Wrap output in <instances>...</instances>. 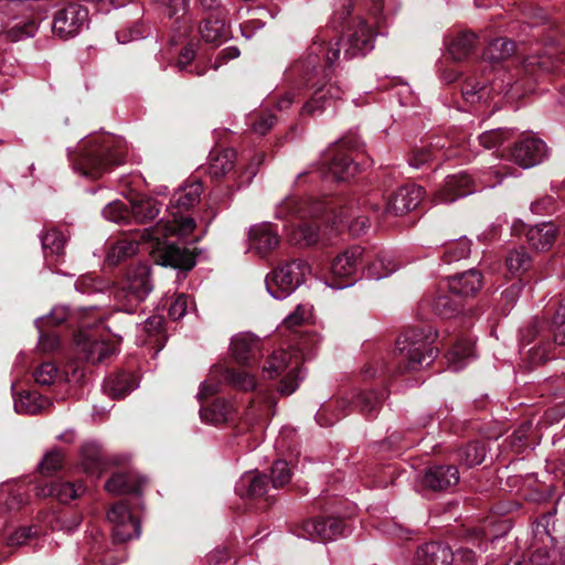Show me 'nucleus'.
Listing matches in <instances>:
<instances>
[{
  "instance_id": "obj_34",
  "label": "nucleus",
  "mask_w": 565,
  "mask_h": 565,
  "mask_svg": "<svg viewBox=\"0 0 565 565\" xmlns=\"http://www.w3.org/2000/svg\"><path fill=\"white\" fill-rule=\"evenodd\" d=\"M236 160V151L234 149H224L218 152L210 163V174L220 178L230 172Z\"/></svg>"
},
{
  "instance_id": "obj_37",
  "label": "nucleus",
  "mask_w": 565,
  "mask_h": 565,
  "mask_svg": "<svg viewBox=\"0 0 565 565\" xmlns=\"http://www.w3.org/2000/svg\"><path fill=\"white\" fill-rule=\"evenodd\" d=\"M497 90V84L492 83L491 87L488 88L486 85H481L478 82L467 81L462 86V97L467 103L476 104L480 102H487L490 93Z\"/></svg>"
},
{
  "instance_id": "obj_11",
  "label": "nucleus",
  "mask_w": 565,
  "mask_h": 565,
  "mask_svg": "<svg viewBox=\"0 0 565 565\" xmlns=\"http://www.w3.org/2000/svg\"><path fill=\"white\" fill-rule=\"evenodd\" d=\"M376 204L363 203L332 207V223L339 228H348L353 236H360L370 227V214H377Z\"/></svg>"
},
{
  "instance_id": "obj_58",
  "label": "nucleus",
  "mask_w": 565,
  "mask_h": 565,
  "mask_svg": "<svg viewBox=\"0 0 565 565\" xmlns=\"http://www.w3.org/2000/svg\"><path fill=\"white\" fill-rule=\"evenodd\" d=\"M524 67L527 72H534L535 67L542 72H551L554 68V61L546 55L531 56L524 61Z\"/></svg>"
},
{
  "instance_id": "obj_16",
  "label": "nucleus",
  "mask_w": 565,
  "mask_h": 565,
  "mask_svg": "<svg viewBox=\"0 0 565 565\" xmlns=\"http://www.w3.org/2000/svg\"><path fill=\"white\" fill-rule=\"evenodd\" d=\"M547 157V147L541 139L526 137L510 150L509 159L522 169L540 164Z\"/></svg>"
},
{
  "instance_id": "obj_48",
  "label": "nucleus",
  "mask_w": 565,
  "mask_h": 565,
  "mask_svg": "<svg viewBox=\"0 0 565 565\" xmlns=\"http://www.w3.org/2000/svg\"><path fill=\"white\" fill-rule=\"evenodd\" d=\"M396 270V266L391 259L382 256L369 265V276L375 280L387 277Z\"/></svg>"
},
{
  "instance_id": "obj_46",
  "label": "nucleus",
  "mask_w": 565,
  "mask_h": 565,
  "mask_svg": "<svg viewBox=\"0 0 565 565\" xmlns=\"http://www.w3.org/2000/svg\"><path fill=\"white\" fill-rule=\"evenodd\" d=\"M83 492L82 484L76 486L72 482L55 481L54 482V498L62 503H67L77 498Z\"/></svg>"
},
{
  "instance_id": "obj_4",
  "label": "nucleus",
  "mask_w": 565,
  "mask_h": 565,
  "mask_svg": "<svg viewBox=\"0 0 565 565\" xmlns=\"http://www.w3.org/2000/svg\"><path fill=\"white\" fill-rule=\"evenodd\" d=\"M435 334L431 330L411 329L396 340L395 359L397 360V373L413 371L428 365L435 358L431 348Z\"/></svg>"
},
{
  "instance_id": "obj_6",
  "label": "nucleus",
  "mask_w": 565,
  "mask_h": 565,
  "mask_svg": "<svg viewBox=\"0 0 565 565\" xmlns=\"http://www.w3.org/2000/svg\"><path fill=\"white\" fill-rule=\"evenodd\" d=\"M153 290L151 268L147 263L131 264L115 291V299L122 305L124 312L130 315Z\"/></svg>"
},
{
  "instance_id": "obj_23",
  "label": "nucleus",
  "mask_w": 565,
  "mask_h": 565,
  "mask_svg": "<svg viewBox=\"0 0 565 565\" xmlns=\"http://www.w3.org/2000/svg\"><path fill=\"white\" fill-rule=\"evenodd\" d=\"M557 235V228L553 223H542L531 226L526 231L529 244L536 250H546L552 247Z\"/></svg>"
},
{
  "instance_id": "obj_2",
  "label": "nucleus",
  "mask_w": 565,
  "mask_h": 565,
  "mask_svg": "<svg viewBox=\"0 0 565 565\" xmlns=\"http://www.w3.org/2000/svg\"><path fill=\"white\" fill-rule=\"evenodd\" d=\"M126 143L110 136H92L82 140L78 150L68 152L74 170L82 177L96 180L113 167L125 162Z\"/></svg>"
},
{
  "instance_id": "obj_1",
  "label": "nucleus",
  "mask_w": 565,
  "mask_h": 565,
  "mask_svg": "<svg viewBox=\"0 0 565 565\" xmlns=\"http://www.w3.org/2000/svg\"><path fill=\"white\" fill-rule=\"evenodd\" d=\"M340 41L326 43L323 40L313 41L307 57L297 66L306 84L315 88L313 95L302 107V113L315 115L321 111L330 100L339 99L342 89L337 84L327 82L330 68L340 57Z\"/></svg>"
},
{
  "instance_id": "obj_42",
  "label": "nucleus",
  "mask_w": 565,
  "mask_h": 565,
  "mask_svg": "<svg viewBox=\"0 0 565 565\" xmlns=\"http://www.w3.org/2000/svg\"><path fill=\"white\" fill-rule=\"evenodd\" d=\"M130 214L137 222H148L159 214V206L157 202L151 199L141 200L131 204Z\"/></svg>"
},
{
  "instance_id": "obj_26",
  "label": "nucleus",
  "mask_w": 565,
  "mask_h": 565,
  "mask_svg": "<svg viewBox=\"0 0 565 565\" xmlns=\"http://www.w3.org/2000/svg\"><path fill=\"white\" fill-rule=\"evenodd\" d=\"M233 356L238 363H248L258 350V341L249 333L237 334L231 342Z\"/></svg>"
},
{
  "instance_id": "obj_24",
  "label": "nucleus",
  "mask_w": 565,
  "mask_h": 565,
  "mask_svg": "<svg viewBox=\"0 0 565 565\" xmlns=\"http://www.w3.org/2000/svg\"><path fill=\"white\" fill-rule=\"evenodd\" d=\"M477 38L470 32H460L452 36L447 44L448 53L454 61L467 60L476 49Z\"/></svg>"
},
{
  "instance_id": "obj_17",
  "label": "nucleus",
  "mask_w": 565,
  "mask_h": 565,
  "mask_svg": "<svg viewBox=\"0 0 565 565\" xmlns=\"http://www.w3.org/2000/svg\"><path fill=\"white\" fill-rule=\"evenodd\" d=\"M478 189L475 179L470 174L459 172L445 179L444 185L436 193L435 200L438 203H451L459 198L476 192Z\"/></svg>"
},
{
  "instance_id": "obj_63",
  "label": "nucleus",
  "mask_w": 565,
  "mask_h": 565,
  "mask_svg": "<svg viewBox=\"0 0 565 565\" xmlns=\"http://www.w3.org/2000/svg\"><path fill=\"white\" fill-rule=\"evenodd\" d=\"M275 124L276 117L273 114H263L253 124V130L258 135H265Z\"/></svg>"
},
{
  "instance_id": "obj_27",
  "label": "nucleus",
  "mask_w": 565,
  "mask_h": 565,
  "mask_svg": "<svg viewBox=\"0 0 565 565\" xmlns=\"http://www.w3.org/2000/svg\"><path fill=\"white\" fill-rule=\"evenodd\" d=\"M146 482V478H137L131 473H116L106 482V489L115 494L135 493L139 492Z\"/></svg>"
},
{
  "instance_id": "obj_62",
  "label": "nucleus",
  "mask_w": 565,
  "mask_h": 565,
  "mask_svg": "<svg viewBox=\"0 0 565 565\" xmlns=\"http://www.w3.org/2000/svg\"><path fill=\"white\" fill-rule=\"evenodd\" d=\"M108 285L102 280H97L94 277L86 276L81 279L76 287L81 292H102Z\"/></svg>"
},
{
  "instance_id": "obj_31",
  "label": "nucleus",
  "mask_w": 565,
  "mask_h": 565,
  "mask_svg": "<svg viewBox=\"0 0 565 565\" xmlns=\"http://www.w3.org/2000/svg\"><path fill=\"white\" fill-rule=\"evenodd\" d=\"M50 401L36 392H25L14 401V409L20 414H38L50 405Z\"/></svg>"
},
{
  "instance_id": "obj_55",
  "label": "nucleus",
  "mask_w": 565,
  "mask_h": 565,
  "mask_svg": "<svg viewBox=\"0 0 565 565\" xmlns=\"http://www.w3.org/2000/svg\"><path fill=\"white\" fill-rule=\"evenodd\" d=\"M67 317L68 311L66 307H54L47 316L39 318L35 323L38 328L49 324L56 326L66 321Z\"/></svg>"
},
{
  "instance_id": "obj_45",
  "label": "nucleus",
  "mask_w": 565,
  "mask_h": 565,
  "mask_svg": "<svg viewBox=\"0 0 565 565\" xmlns=\"http://www.w3.org/2000/svg\"><path fill=\"white\" fill-rule=\"evenodd\" d=\"M458 457L461 463L467 467H473L483 462L486 450L482 445L473 443L461 448L458 452Z\"/></svg>"
},
{
  "instance_id": "obj_39",
  "label": "nucleus",
  "mask_w": 565,
  "mask_h": 565,
  "mask_svg": "<svg viewBox=\"0 0 565 565\" xmlns=\"http://www.w3.org/2000/svg\"><path fill=\"white\" fill-rule=\"evenodd\" d=\"M232 406L224 399H216L210 407L201 409L203 420L211 424H220L230 418Z\"/></svg>"
},
{
  "instance_id": "obj_36",
  "label": "nucleus",
  "mask_w": 565,
  "mask_h": 565,
  "mask_svg": "<svg viewBox=\"0 0 565 565\" xmlns=\"http://www.w3.org/2000/svg\"><path fill=\"white\" fill-rule=\"evenodd\" d=\"M202 39L215 43L227 36L225 22L217 18L205 19L199 28Z\"/></svg>"
},
{
  "instance_id": "obj_8",
  "label": "nucleus",
  "mask_w": 565,
  "mask_h": 565,
  "mask_svg": "<svg viewBox=\"0 0 565 565\" xmlns=\"http://www.w3.org/2000/svg\"><path fill=\"white\" fill-rule=\"evenodd\" d=\"M202 192L203 186L201 182L195 181L180 188L173 195L170 211L172 220L168 222L169 233L185 236L194 230V220L183 215V211L194 206L200 201Z\"/></svg>"
},
{
  "instance_id": "obj_18",
  "label": "nucleus",
  "mask_w": 565,
  "mask_h": 565,
  "mask_svg": "<svg viewBox=\"0 0 565 565\" xmlns=\"http://www.w3.org/2000/svg\"><path fill=\"white\" fill-rule=\"evenodd\" d=\"M424 196V190L416 184L401 186L386 204L385 213L402 215L418 206Z\"/></svg>"
},
{
  "instance_id": "obj_5",
  "label": "nucleus",
  "mask_w": 565,
  "mask_h": 565,
  "mask_svg": "<svg viewBox=\"0 0 565 565\" xmlns=\"http://www.w3.org/2000/svg\"><path fill=\"white\" fill-rule=\"evenodd\" d=\"M306 341L301 340L298 348H290L288 351H275L265 362L263 372L269 379L282 376L279 392L282 395L292 394L299 382L303 379L301 364L305 359Z\"/></svg>"
},
{
  "instance_id": "obj_33",
  "label": "nucleus",
  "mask_w": 565,
  "mask_h": 565,
  "mask_svg": "<svg viewBox=\"0 0 565 565\" xmlns=\"http://www.w3.org/2000/svg\"><path fill=\"white\" fill-rule=\"evenodd\" d=\"M514 43L508 39H495L487 46L483 58L490 63H498L514 53Z\"/></svg>"
},
{
  "instance_id": "obj_30",
  "label": "nucleus",
  "mask_w": 565,
  "mask_h": 565,
  "mask_svg": "<svg viewBox=\"0 0 565 565\" xmlns=\"http://www.w3.org/2000/svg\"><path fill=\"white\" fill-rule=\"evenodd\" d=\"M103 387L113 398H122L136 387V383L131 374L119 373L106 379Z\"/></svg>"
},
{
  "instance_id": "obj_47",
  "label": "nucleus",
  "mask_w": 565,
  "mask_h": 565,
  "mask_svg": "<svg viewBox=\"0 0 565 565\" xmlns=\"http://www.w3.org/2000/svg\"><path fill=\"white\" fill-rule=\"evenodd\" d=\"M512 132L510 129L498 128L484 131L479 136L481 146L487 149L495 148L502 145L505 140L511 137Z\"/></svg>"
},
{
  "instance_id": "obj_10",
  "label": "nucleus",
  "mask_w": 565,
  "mask_h": 565,
  "mask_svg": "<svg viewBox=\"0 0 565 565\" xmlns=\"http://www.w3.org/2000/svg\"><path fill=\"white\" fill-rule=\"evenodd\" d=\"M364 249L354 245L339 254L331 263L330 279L326 281L327 286L333 289H343L350 287L355 281V274L362 264Z\"/></svg>"
},
{
  "instance_id": "obj_3",
  "label": "nucleus",
  "mask_w": 565,
  "mask_h": 565,
  "mask_svg": "<svg viewBox=\"0 0 565 565\" xmlns=\"http://www.w3.org/2000/svg\"><path fill=\"white\" fill-rule=\"evenodd\" d=\"M326 204L320 201L310 202L298 196H287L277 204L275 217L294 226L289 239L301 247L315 245L319 241V227L307 218H318L326 212Z\"/></svg>"
},
{
  "instance_id": "obj_28",
  "label": "nucleus",
  "mask_w": 565,
  "mask_h": 565,
  "mask_svg": "<svg viewBox=\"0 0 565 565\" xmlns=\"http://www.w3.org/2000/svg\"><path fill=\"white\" fill-rule=\"evenodd\" d=\"M473 356V342L470 339H460L447 354L448 367L459 372Z\"/></svg>"
},
{
  "instance_id": "obj_59",
  "label": "nucleus",
  "mask_w": 565,
  "mask_h": 565,
  "mask_svg": "<svg viewBox=\"0 0 565 565\" xmlns=\"http://www.w3.org/2000/svg\"><path fill=\"white\" fill-rule=\"evenodd\" d=\"M438 151L439 150L437 149L431 150L427 147L417 149L416 151H414L412 158L409 159V164L416 169H419L425 163L436 159Z\"/></svg>"
},
{
  "instance_id": "obj_15",
  "label": "nucleus",
  "mask_w": 565,
  "mask_h": 565,
  "mask_svg": "<svg viewBox=\"0 0 565 565\" xmlns=\"http://www.w3.org/2000/svg\"><path fill=\"white\" fill-rule=\"evenodd\" d=\"M75 344L78 352L94 364L105 361L116 352L114 345L106 342L102 335L93 330H79L75 335Z\"/></svg>"
},
{
  "instance_id": "obj_56",
  "label": "nucleus",
  "mask_w": 565,
  "mask_h": 565,
  "mask_svg": "<svg viewBox=\"0 0 565 565\" xmlns=\"http://www.w3.org/2000/svg\"><path fill=\"white\" fill-rule=\"evenodd\" d=\"M63 454L58 450L50 451L45 455L40 463V470L42 473H51L62 467Z\"/></svg>"
},
{
  "instance_id": "obj_53",
  "label": "nucleus",
  "mask_w": 565,
  "mask_h": 565,
  "mask_svg": "<svg viewBox=\"0 0 565 565\" xmlns=\"http://www.w3.org/2000/svg\"><path fill=\"white\" fill-rule=\"evenodd\" d=\"M227 380L237 388L249 391L253 390L256 385L255 377L247 372H236L231 371L227 374Z\"/></svg>"
},
{
  "instance_id": "obj_9",
  "label": "nucleus",
  "mask_w": 565,
  "mask_h": 565,
  "mask_svg": "<svg viewBox=\"0 0 565 565\" xmlns=\"http://www.w3.org/2000/svg\"><path fill=\"white\" fill-rule=\"evenodd\" d=\"M416 565H475V553L468 548H451L441 543H427L419 546L415 553Z\"/></svg>"
},
{
  "instance_id": "obj_52",
  "label": "nucleus",
  "mask_w": 565,
  "mask_h": 565,
  "mask_svg": "<svg viewBox=\"0 0 565 565\" xmlns=\"http://www.w3.org/2000/svg\"><path fill=\"white\" fill-rule=\"evenodd\" d=\"M303 531L310 541H328L324 519L306 522L303 525Z\"/></svg>"
},
{
  "instance_id": "obj_7",
  "label": "nucleus",
  "mask_w": 565,
  "mask_h": 565,
  "mask_svg": "<svg viewBox=\"0 0 565 565\" xmlns=\"http://www.w3.org/2000/svg\"><path fill=\"white\" fill-rule=\"evenodd\" d=\"M310 273V265L302 259L285 263L267 275L266 289L273 298L285 299L305 281Z\"/></svg>"
},
{
  "instance_id": "obj_21",
  "label": "nucleus",
  "mask_w": 565,
  "mask_h": 565,
  "mask_svg": "<svg viewBox=\"0 0 565 565\" xmlns=\"http://www.w3.org/2000/svg\"><path fill=\"white\" fill-rule=\"evenodd\" d=\"M448 288L459 299L476 295L481 288V275L476 269L461 273L451 277L448 281Z\"/></svg>"
},
{
  "instance_id": "obj_20",
  "label": "nucleus",
  "mask_w": 565,
  "mask_h": 565,
  "mask_svg": "<svg viewBox=\"0 0 565 565\" xmlns=\"http://www.w3.org/2000/svg\"><path fill=\"white\" fill-rule=\"evenodd\" d=\"M250 248L260 255H265L279 245L280 238L270 223H260L249 230Z\"/></svg>"
},
{
  "instance_id": "obj_35",
  "label": "nucleus",
  "mask_w": 565,
  "mask_h": 565,
  "mask_svg": "<svg viewBox=\"0 0 565 565\" xmlns=\"http://www.w3.org/2000/svg\"><path fill=\"white\" fill-rule=\"evenodd\" d=\"M385 398V392L367 391L360 393L355 398V405L360 412L374 416L380 409L382 402Z\"/></svg>"
},
{
  "instance_id": "obj_51",
  "label": "nucleus",
  "mask_w": 565,
  "mask_h": 565,
  "mask_svg": "<svg viewBox=\"0 0 565 565\" xmlns=\"http://www.w3.org/2000/svg\"><path fill=\"white\" fill-rule=\"evenodd\" d=\"M291 479V471L288 463L284 460H277L271 467V482L274 488H280L287 484Z\"/></svg>"
},
{
  "instance_id": "obj_14",
  "label": "nucleus",
  "mask_w": 565,
  "mask_h": 565,
  "mask_svg": "<svg viewBox=\"0 0 565 565\" xmlns=\"http://www.w3.org/2000/svg\"><path fill=\"white\" fill-rule=\"evenodd\" d=\"M375 33L367 22L359 18L353 21L345 35L344 56L353 58L364 56L374 47Z\"/></svg>"
},
{
  "instance_id": "obj_22",
  "label": "nucleus",
  "mask_w": 565,
  "mask_h": 565,
  "mask_svg": "<svg viewBox=\"0 0 565 565\" xmlns=\"http://www.w3.org/2000/svg\"><path fill=\"white\" fill-rule=\"evenodd\" d=\"M433 312L444 319L456 317L462 309V300L448 289H439L430 301Z\"/></svg>"
},
{
  "instance_id": "obj_40",
  "label": "nucleus",
  "mask_w": 565,
  "mask_h": 565,
  "mask_svg": "<svg viewBox=\"0 0 565 565\" xmlns=\"http://www.w3.org/2000/svg\"><path fill=\"white\" fill-rule=\"evenodd\" d=\"M139 249V244L132 239H120L111 246L107 254V260L110 264H117L127 257L135 255Z\"/></svg>"
},
{
  "instance_id": "obj_19",
  "label": "nucleus",
  "mask_w": 565,
  "mask_h": 565,
  "mask_svg": "<svg viewBox=\"0 0 565 565\" xmlns=\"http://www.w3.org/2000/svg\"><path fill=\"white\" fill-rule=\"evenodd\" d=\"M459 481V472L455 466H434L426 470L423 484L434 491H444Z\"/></svg>"
},
{
  "instance_id": "obj_60",
  "label": "nucleus",
  "mask_w": 565,
  "mask_h": 565,
  "mask_svg": "<svg viewBox=\"0 0 565 565\" xmlns=\"http://www.w3.org/2000/svg\"><path fill=\"white\" fill-rule=\"evenodd\" d=\"M554 338L558 344H565V302L562 303L553 322Z\"/></svg>"
},
{
  "instance_id": "obj_61",
  "label": "nucleus",
  "mask_w": 565,
  "mask_h": 565,
  "mask_svg": "<svg viewBox=\"0 0 565 565\" xmlns=\"http://www.w3.org/2000/svg\"><path fill=\"white\" fill-rule=\"evenodd\" d=\"M36 533L32 526H21L7 539V543L10 546H20L26 543V541Z\"/></svg>"
},
{
  "instance_id": "obj_38",
  "label": "nucleus",
  "mask_w": 565,
  "mask_h": 565,
  "mask_svg": "<svg viewBox=\"0 0 565 565\" xmlns=\"http://www.w3.org/2000/svg\"><path fill=\"white\" fill-rule=\"evenodd\" d=\"M505 263L508 270L518 276L531 268L532 258L523 247H520L509 253Z\"/></svg>"
},
{
  "instance_id": "obj_29",
  "label": "nucleus",
  "mask_w": 565,
  "mask_h": 565,
  "mask_svg": "<svg viewBox=\"0 0 565 565\" xmlns=\"http://www.w3.org/2000/svg\"><path fill=\"white\" fill-rule=\"evenodd\" d=\"M161 264L174 268L189 270L194 267V257L172 244L166 245L161 255Z\"/></svg>"
},
{
  "instance_id": "obj_12",
  "label": "nucleus",
  "mask_w": 565,
  "mask_h": 565,
  "mask_svg": "<svg viewBox=\"0 0 565 565\" xmlns=\"http://www.w3.org/2000/svg\"><path fill=\"white\" fill-rule=\"evenodd\" d=\"M88 11L81 4L70 3L55 12L52 32L55 36L67 40L79 33L87 22Z\"/></svg>"
},
{
  "instance_id": "obj_49",
  "label": "nucleus",
  "mask_w": 565,
  "mask_h": 565,
  "mask_svg": "<svg viewBox=\"0 0 565 565\" xmlns=\"http://www.w3.org/2000/svg\"><path fill=\"white\" fill-rule=\"evenodd\" d=\"M103 215L110 222L124 223L129 218L130 212L122 202L115 201L104 207Z\"/></svg>"
},
{
  "instance_id": "obj_41",
  "label": "nucleus",
  "mask_w": 565,
  "mask_h": 565,
  "mask_svg": "<svg viewBox=\"0 0 565 565\" xmlns=\"http://www.w3.org/2000/svg\"><path fill=\"white\" fill-rule=\"evenodd\" d=\"M82 465L86 471L100 473L102 471V457L100 450L96 443H87L83 446Z\"/></svg>"
},
{
  "instance_id": "obj_54",
  "label": "nucleus",
  "mask_w": 565,
  "mask_h": 565,
  "mask_svg": "<svg viewBox=\"0 0 565 565\" xmlns=\"http://www.w3.org/2000/svg\"><path fill=\"white\" fill-rule=\"evenodd\" d=\"M192 299L184 295L180 294L175 298V300L171 303L169 308V316L173 320H179L185 316L189 310V307L192 305Z\"/></svg>"
},
{
  "instance_id": "obj_13",
  "label": "nucleus",
  "mask_w": 565,
  "mask_h": 565,
  "mask_svg": "<svg viewBox=\"0 0 565 565\" xmlns=\"http://www.w3.org/2000/svg\"><path fill=\"white\" fill-rule=\"evenodd\" d=\"M107 518L113 526V537L116 542L125 543L140 536V522L131 514L125 502L114 504Z\"/></svg>"
},
{
  "instance_id": "obj_64",
  "label": "nucleus",
  "mask_w": 565,
  "mask_h": 565,
  "mask_svg": "<svg viewBox=\"0 0 565 565\" xmlns=\"http://www.w3.org/2000/svg\"><path fill=\"white\" fill-rule=\"evenodd\" d=\"M326 521V527H327V540L332 541L335 540L338 536L343 535L344 533V523L342 520L337 518H327Z\"/></svg>"
},
{
  "instance_id": "obj_43",
  "label": "nucleus",
  "mask_w": 565,
  "mask_h": 565,
  "mask_svg": "<svg viewBox=\"0 0 565 565\" xmlns=\"http://www.w3.org/2000/svg\"><path fill=\"white\" fill-rule=\"evenodd\" d=\"M38 30V24L34 20H21L10 26L9 30L6 31V36L11 42H18L28 38H31L35 34Z\"/></svg>"
},
{
  "instance_id": "obj_32",
  "label": "nucleus",
  "mask_w": 565,
  "mask_h": 565,
  "mask_svg": "<svg viewBox=\"0 0 565 565\" xmlns=\"http://www.w3.org/2000/svg\"><path fill=\"white\" fill-rule=\"evenodd\" d=\"M236 490L242 497H262L267 491L266 478L260 475L246 473L239 480Z\"/></svg>"
},
{
  "instance_id": "obj_44",
  "label": "nucleus",
  "mask_w": 565,
  "mask_h": 565,
  "mask_svg": "<svg viewBox=\"0 0 565 565\" xmlns=\"http://www.w3.org/2000/svg\"><path fill=\"white\" fill-rule=\"evenodd\" d=\"M41 242L45 254L61 255L64 250L66 237L63 233L51 230L41 236Z\"/></svg>"
},
{
  "instance_id": "obj_50",
  "label": "nucleus",
  "mask_w": 565,
  "mask_h": 565,
  "mask_svg": "<svg viewBox=\"0 0 565 565\" xmlns=\"http://www.w3.org/2000/svg\"><path fill=\"white\" fill-rule=\"evenodd\" d=\"M57 367L51 362L40 364L33 371V379L40 385H51L57 376Z\"/></svg>"
},
{
  "instance_id": "obj_57",
  "label": "nucleus",
  "mask_w": 565,
  "mask_h": 565,
  "mask_svg": "<svg viewBox=\"0 0 565 565\" xmlns=\"http://www.w3.org/2000/svg\"><path fill=\"white\" fill-rule=\"evenodd\" d=\"M310 316V309L305 305H298L295 311L286 317L284 326L287 329H294L306 321Z\"/></svg>"
},
{
  "instance_id": "obj_25",
  "label": "nucleus",
  "mask_w": 565,
  "mask_h": 565,
  "mask_svg": "<svg viewBox=\"0 0 565 565\" xmlns=\"http://www.w3.org/2000/svg\"><path fill=\"white\" fill-rule=\"evenodd\" d=\"M356 164L345 153H337L321 175L337 181H343L354 175Z\"/></svg>"
}]
</instances>
